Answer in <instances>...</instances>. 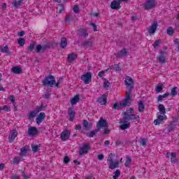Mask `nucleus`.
<instances>
[{
	"label": "nucleus",
	"instance_id": "obj_22",
	"mask_svg": "<svg viewBox=\"0 0 179 179\" xmlns=\"http://www.w3.org/2000/svg\"><path fill=\"white\" fill-rule=\"evenodd\" d=\"M45 119V113H40L38 117L36 118V124L40 125L43 121Z\"/></svg>",
	"mask_w": 179,
	"mask_h": 179
},
{
	"label": "nucleus",
	"instance_id": "obj_52",
	"mask_svg": "<svg viewBox=\"0 0 179 179\" xmlns=\"http://www.w3.org/2000/svg\"><path fill=\"white\" fill-rule=\"evenodd\" d=\"M43 99H46V100H50L51 99V94L49 92H45V94L43 95Z\"/></svg>",
	"mask_w": 179,
	"mask_h": 179
},
{
	"label": "nucleus",
	"instance_id": "obj_20",
	"mask_svg": "<svg viewBox=\"0 0 179 179\" xmlns=\"http://www.w3.org/2000/svg\"><path fill=\"white\" fill-rule=\"evenodd\" d=\"M83 129L85 131H90L92 129V122H87L86 120H83Z\"/></svg>",
	"mask_w": 179,
	"mask_h": 179
},
{
	"label": "nucleus",
	"instance_id": "obj_21",
	"mask_svg": "<svg viewBox=\"0 0 179 179\" xmlns=\"http://www.w3.org/2000/svg\"><path fill=\"white\" fill-rule=\"evenodd\" d=\"M28 134L29 136H36L37 134H38V131L37 130V128L35 127H29L28 129Z\"/></svg>",
	"mask_w": 179,
	"mask_h": 179
},
{
	"label": "nucleus",
	"instance_id": "obj_26",
	"mask_svg": "<svg viewBox=\"0 0 179 179\" xmlns=\"http://www.w3.org/2000/svg\"><path fill=\"white\" fill-rule=\"evenodd\" d=\"M29 148L30 147L29 145H25V146L21 148L20 153L21 157L26 156V155L27 154V150H29Z\"/></svg>",
	"mask_w": 179,
	"mask_h": 179
},
{
	"label": "nucleus",
	"instance_id": "obj_29",
	"mask_svg": "<svg viewBox=\"0 0 179 179\" xmlns=\"http://www.w3.org/2000/svg\"><path fill=\"white\" fill-rule=\"evenodd\" d=\"M128 55V52L127 51L126 48H123L122 50H120V52L117 55V58H121V57H127Z\"/></svg>",
	"mask_w": 179,
	"mask_h": 179
},
{
	"label": "nucleus",
	"instance_id": "obj_31",
	"mask_svg": "<svg viewBox=\"0 0 179 179\" xmlns=\"http://www.w3.org/2000/svg\"><path fill=\"white\" fill-rule=\"evenodd\" d=\"M138 111L139 113H143L145 111V104L143 100L138 101Z\"/></svg>",
	"mask_w": 179,
	"mask_h": 179
},
{
	"label": "nucleus",
	"instance_id": "obj_61",
	"mask_svg": "<svg viewBox=\"0 0 179 179\" xmlns=\"http://www.w3.org/2000/svg\"><path fill=\"white\" fill-rule=\"evenodd\" d=\"M106 70L105 71H99L98 73V76L99 78H103V76H104V73H106Z\"/></svg>",
	"mask_w": 179,
	"mask_h": 179
},
{
	"label": "nucleus",
	"instance_id": "obj_51",
	"mask_svg": "<svg viewBox=\"0 0 179 179\" xmlns=\"http://www.w3.org/2000/svg\"><path fill=\"white\" fill-rule=\"evenodd\" d=\"M113 108H114L115 110H118L120 108H124V107L121 106V103H120L119 105H118L117 103H115L113 106Z\"/></svg>",
	"mask_w": 179,
	"mask_h": 179
},
{
	"label": "nucleus",
	"instance_id": "obj_44",
	"mask_svg": "<svg viewBox=\"0 0 179 179\" xmlns=\"http://www.w3.org/2000/svg\"><path fill=\"white\" fill-rule=\"evenodd\" d=\"M26 43V39L23 38H20L18 39V44L20 47H23Z\"/></svg>",
	"mask_w": 179,
	"mask_h": 179
},
{
	"label": "nucleus",
	"instance_id": "obj_49",
	"mask_svg": "<svg viewBox=\"0 0 179 179\" xmlns=\"http://www.w3.org/2000/svg\"><path fill=\"white\" fill-rule=\"evenodd\" d=\"M8 99L10 100V101H11L12 104H13V106H15L16 104V102H15V100H16V98H15L14 95H10L8 96Z\"/></svg>",
	"mask_w": 179,
	"mask_h": 179
},
{
	"label": "nucleus",
	"instance_id": "obj_4",
	"mask_svg": "<svg viewBox=\"0 0 179 179\" xmlns=\"http://www.w3.org/2000/svg\"><path fill=\"white\" fill-rule=\"evenodd\" d=\"M43 86H52V85H55V77L51 74L46 76L42 80Z\"/></svg>",
	"mask_w": 179,
	"mask_h": 179
},
{
	"label": "nucleus",
	"instance_id": "obj_3",
	"mask_svg": "<svg viewBox=\"0 0 179 179\" xmlns=\"http://www.w3.org/2000/svg\"><path fill=\"white\" fill-rule=\"evenodd\" d=\"M114 156H115V154L110 153L107 159V163L110 170H114V169H118V167H120V162H114Z\"/></svg>",
	"mask_w": 179,
	"mask_h": 179
},
{
	"label": "nucleus",
	"instance_id": "obj_25",
	"mask_svg": "<svg viewBox=\"0 0 179 179\" xmlns=\"http://www.w3.org/2000/svg\"><path fill=\"white\" fill-rule=\"evenodd\" d=\"M10 71L13 73H15L16 75H19L22 72V68L19 66H13Z\"/></svg>",
	"mask_w": 179,
	"mask_h": 179
},
{
	"label": "nucleus",
	"instance_id": "obj_10",
	"mask_svg": "<svg viewBox=\"0 0 179 179\" xmlns=\"http://www.w3.org/2000/svg\"><path fill=\"white\" fill-rule=\"evenodd\" d=\"M80 79L85 85H89V83H92V73L87 72L85 74L81 76Z\"/></svg>",
	"mask_w": 179,
	"mask_h": 179
},
{
	"label": "nucleus",
	"instance_id": "obj_48",
	"mask_svg": "<svg viewBox=\"0 0 179 179\" xmlns=\"http://www.w3.org/2000/svg\"><path fill=\"white\" fill-rule=\"evenodd\" d=\"M45 108V106L43 104H41L40 106H36V108L35 110H36V113H40V111H43Z\"/></svg>",
	"mask_w": 179,
	"mask_h": 179
},
{
	"label": "nucleus",
	"instance_id": "obj_32",
	"mask_svg": "<svg viewBox=\"0 0 179 179\" xmlns=\"http://www.w3.org/2000/svg\"><path fill=\"white\" fill-rule=\"evenodd\" d=\"M176 157L177 153L171 152V162L172 164H174V163H178V159H177Z\"/></svg>",
	"mask_w": 179,
	"mask_h": 179
},
{
	"label": "nucleus",
	"instance_id": "obj_63",
	"mask_svg": "<svg viewBox=\"0 0 179 179\" xmlns=\"http://www.w3.org/2000/svg\"><path fill=\"white\" fill-rule=\"evenodd\" d=\"M90 26H92V27H93L94 29V31H97V25H96V24L94 23H91Z\"/></svg>",
	"mask_w": 179,
	"mask_h": 179
},
{
	"label": "nucleus",
	"instance_id": "obj_16",
	"mask_svg": "<svg viewBox=\"0 0 179 179\" xmlns=\"http://www.w3.org/2000/svg\"><path fill=\"white\" fill-rule=\"evenodd\" d=\"M110 8L114 9L115 10H118V9H121V2L119 0H114L110 3Z\"/></svg>",
	"mask_w": 179,
	"mask_h": 179
},
{
	"label": "nucleus",
	"instance_id": "obj_41",
	"mask_svg": "<svg viewBox=\"0 0 179 179\" xmlns=\"http://www.w3.org/2000/svg\"><path fill=\"white\" fill-rule=\"evenodd\" d=\"M37 44V42L32 41L28 47V51H33L34 50V47H36V45Z\"/></svg>",
	"mask_w": 179,
	"mask_h": 179
},
{
	"label": "nucleus",
	"instance_id": "obj_45",
	"mask_svg": "<svg viewBox=\"0 0 179 179\" xmlns=\"http://www.w3.org/2000/svg\"><path fill=\"white\" fill-rule=\"evenodd\" d=\"M22 159V157H15L13 159V164H19L20 163V159Z\"/></svg>",
	"mask_w": 179,
	"mask_h": 179
},
{
	"label": "nucleus",
	"instance_id": "obj_13",
	"mask_svg": "<svg viewBox=\"0 0 179 179\" xmlns=\"http://www.w3.org/2000/svg\"><path fill=\"white\" fill-rule=\"evenodd\" d=\"M144 8L146 10L153 9V8H156V3L154 0H147L144 4Z\"/></svg>",
	"mask_w": 179,
	"mask_h": 179
},
{
	"label": "nucleus",
	"instance_id": "obj_38",
	"mask_svg": "<svg viewBox=\"0 0 179 179\" xmlns=\"http://www.w3.org/2000/svg\"><path fill=\"white\" fill-rule=\"evenodd\" d=\"M170 96V94L169 92H166L163 95H159L157 97V101H163V99H166Z\"/></svg>",
	"mask_w": 179,
	"mask_h": 179
},
{
	"label": "nucleus",
	"instance_id": "obj_43",
	"mask_svg": "<svg viewBox=\"0 0 179 179\" xmlns=\"http://www.w3.org/2000/svg\"><path fill=\"white\" fill-rule=\"evenodd\" d=\"M166 33L169 36H173L174 34V29L171 27H169L166 29Z\"/></svg>",
	"mask_w": 179,
	"mask_h": 179
},
{
	"label": "nucleus",
	"instance_id": "obj_36",
	"mask_svg": "<svg viewBox=\"0 0 179 179\" xmlns=\"http://www.w3.org/2000/svg\"><path fill=\"white\" fill-rule=\"evenodd\" d=\"M80 100V96H79V95H76L73 98H72L71 101V105L73 106L76 104V103H79Z\"/></svg>",
	"mask_w": 179,
	"mask_h": 179
},
{
	"label": "nucleus",
	"instance_id": "obj_2",
	"mask_svg": "<svg viewBox=\"0 0 179 179\" xmlns=\"http://www.w3.org/2000/svg\"><path fill=\"white\" fill-rule=\"evenodd\" d=\"M134 113H135L134 108H129V109H127V111L124 113V121H132V122H139L141 117H139V115L134 114Z\"/></svg>",
	"mask_w": 179,
	"mask_h": 179
},
{
	"label": "nucleus",
	"instance_id": "obj_18",
	"mask_svg": "<svg viewBox=\"0 0 179 179\" xmlns=\"http://www.w3.org/2000/svg\"><path fill=\"white\" fill-rule=\"evenodd\" d=\"M78 20V17L73 13H69L66 16V23H69V22H76Z\"/></svg>",
	"mask_w": 179,
	"mask_h": 179
},
{
	"label": "nucleus",
	"instance_id": "obj_60",
	"mask_svg": "<svg viewBox=\"0 0 179 179\" xmlns=\"http://www.w3.org/2000/svg\"><path fill=\"white\" fill-rule=\"evenodd\" d=\"M114 70L120 72L121 68L120 67V64H115Z\"/></svg>",
	"mask_w": 179,
	"mask_h": 179
},
{
	"label": "nucleus",
	"instance_id": "obj_28",
	"mask_svg": "<svg viewBox=\"0 0 179 179\" xmlns=\"http://www.w3.org/2000/svg\"><path fill=\"white\" fill-rule=\"evenodd\" d=\"M76 113L74 112L72 108H69V121H73L75 120V115Z\"/></svg>",
	"mask_w": 179,
	"mask_h": 179
},
{
	"label": "nucleus",
	"instance_id": "obj_5",
	"mask_svg": "<svg viewBox=\"0 0 179 179\" xmlns=\"http://www.w3.org/2000/svg\"><path fill=\"white\" fill-rule=\"evenodd\" d=\"M52 46V43L48 42L46 44L42 45L41 44H38L36 45L35 52L38 54L40 52H44L45 50L50 49V47Z\"/></svg>",
	"mask_w": 179,
	"mask_h": 179
},
{
	"label": "nucleus",
	"instance_id": "obj_30",
	"mask_svg": "<svg viewBox=\"0 0 179 179\" xmlns=\"http://www.w3.org/2000/svg\"><path fill=\"white\" fill-rule=\"evenodd\" d=\"M97 132H100V130L96 127V129H95L93 131H90V133H86L85 135H86V136H88V138H93L94 136V135H96V134H97Z\"/></svg>",
	"mask_w": 179,
	"mask_h": 179
},
{
	"label": "nucleus",
	"instance_id": "obj_58",
	"mask_svg": "<svg viewBox=\"0 0 179 179\" xmlns=\"http://www.w3.org/2000/svg\"><path fill=\"white\" fill-rule=\"evenodd\" d=\"M70 161H71V159H69V157H68V156L64 157V162L65 164H68V163H69Z\"/></svg>",
	"mask_w": 179,
	"mask_h": 179
},
{
	"label": "nucleus",
	"instance_id": "obj_57",
	"mask_svg": "<svg viewBox=\"0 0 179 179\" xmlns=\"http://www.w3.org/2000/svg\"><path fill=\"white\" fill-rule=\"evenodd\" d=\"M103 87L104 89H106V87H110V82L107 80H105V82L103 83Z\"/></svg>",
	"mask_w": 179,
	"mask_h": 179
},
{
	"label": "nucleus",
	"instance_id": "obj_7",
	"mask_svg": "<svg viewBox=\"0 0 179 179\" xmlns=\"http://www.w3.org/2000/svg\"><path fill=\"white\" fill-rule=\"evenodd\" d=\"M94 44V38H90L88 40L84 41L81 43V47L83 48H90Z\"/></svg>",
	"mask_w": 179,
	"mask_h": 179
},
{
	"label": "nucleus",
	"instance_id": "obj_11",
	"mask_svg": "<svg viewBox=\"0 0 179 179\" xmlns=\"http://www.w3.org/2000/svg\"><path fill=\"white\" fill-rule=\"evenodd\" d=\"M77 35L78 36V37H83L84 38H87V37H89L87 29L80 28L77 30Z\"/></svg>",
	"mask_w": 179,
	"mask_h": 179
},
{
	"label": "nucleus",
	"instance_id": "obj_42",
	"mask_svg": "<svg viewBox=\"0 0 179 179\" xmlns=\"http://www.w3.org/2000/svg\"><path fill=\"white\" fill-rule=\"evenodd\" d=\"M155 92L156 93H160L161 92H163V85L158 84L155 87Z\"/></svg>",
	"mask_w": 179,
	"mask_h": 179
},
{
	"label": "nucleus",
	"instance_id": "obj_8",
	"mask_svg": "<svg viewBox=\"0 0 179 179\" xmlns=\"http://www.w3.org/2000/svg\"><path fill=\"white\" fill-rule=\"evenodd\" d=\"M108 127V122L103 117H100L99 120L96 122V128L101 131V128Z\"/></svg>",
	"mask_w": 179,
	"mask_h": 179
},
{
	"label": "nucleus",
	"instance_id": "obj_9",
	"mask_svg": "<svg viewBox=\"0 0 179 179\" xmlns=\"http://www.w3.org/2000/svg\"><path fill=\"white\" fill-rule=\"evenodd\" d=\"M166 52L163 50L159 51V55L157 57V61L159 62V64H164L167 62V59H166Z\"/></svg>",
	"mask_w": 179,
	"mask_h": 179
},
{
	"label": "nucleus",
	"instance_id": "obj_64",
	"mask_svg": "<svg viewBox=\"0 0 179 179\" xmlns=\"http://www.w3.org/2000/svg\"><path fill=\"white\" fill-rule=\"evenodd\" d=\"M104 159V155L101 154L98 155V160H103Z\"/></svg>",
	"mask_w": 179,
	"mask_h": 179
},
{
	"label": "nucleus",
	"instance_id": "obj_37",
	"mask_svg": "<svg viewBox=\"0 0 179 179\" xmlns=\"http://www.w3.org/2000/svg\"><path fill=\"white\" fill-rule=\"evenodd\" d=\"M38 113H37V110H32L30 112L29 116H28V120H30V121L33 120V118L37 115Z\"/></svg>",
	"mask_w": 179,
	"mask_h": 179
},
{
	"label": "nucleus",
	"instance_id": "obj_1",
	"mask_svg": "<svg viewBox=\"0 0 179 179\" xmlns=\"http://www.w3.org/2000/svg\"><path fill=\"white\" fill-rule=\"evenodd\" d=\"M124 84L128 89V92H126V97L120 102V106L122 107H127L128 106H131V93L134 90V80L129 76L126 77V80H124Z\"/></svg>",
	"mask_w": 179,
	"mask_h": 179
},
{
	"label": "nucleus",
	"instance_id": "obj_62",
	"mask_svg": "<svg viewBox=\"0 0 179 179\" xmlns=\"http://www.w3.org/2000/svg\"><path fill=\"white\" fill-rule=\"evenodd\" d=\"M3 110L4 111L9 112V111H10V107H9L8 106H3Z\"/></svg>",
	"mask_w": 179,
	"mask_h": 179
},
{
	"label": "nucleus",
	"instance_id": "obj_40",
	"mask_svg": "<svg viewBox=\"0 0 179 179\" xmlns=\"http://www.w3.org/2000/svg\"><path fill=\"white\" fill-rule=\"evenodd\" d=\"M178 87H174L171 89V95L173 96V97H174V96H177V94H178Z\"/></svg>",
	"mask_w": 179,
	"mask_h": 179
},
{
	"label": "nucleus",
	"instance_id": "obj_19",
	"mask_svg": "<svg viewBox=\"0 0 179 179\" xmlns=\"http://www.w3.org/2000/svg\"><path fill=\"white\" fill-rule=\"evenodd\" d=\"M70 135H71V133H69V131L65 130L62 132L60 135V138L63 141H68V139H69Z\"/></svg>",
	"mask_w": 179,
	"mask_h": 179
},
{
	"label": "nucleus",
	"instance_id": "obj_35",
	"mask_svg": "<svg viewBox=\"0 0 179 179\" xmlns=\"http://www.w3.org/2000/svg\"><path fill=\"white\" fill-rule=\"evenodd\" d=\"M131 163H132V159L131 158V156L127 155L126 156V161L124 163L125 167H129L131 166Z\"/></svg>",
	"mask_w": 179,
	"mask_h": 179
},
{
	"label": "nucleus",
	"instance_id": "obj_54",
	"mask_svg": "<svg viewBox=\"0 0 179 179\" xmlns=\"http://www.w3.org/2000/svg\"><path fill=\"white\" fill-rule=\"evenodd\" d=\"M173 43L175 44V45H177V51H179V39L178 38H175L173 40Z\"/></svg>",
	"mask_w": 179,
	"mask_h": 179
},
{
	"label": "nucleus",
	"instance_id": "obj_47",
	"mask_svg": "<svg viewBox=\"0 0 179 179\" xmlns=\"http://www.w3.org/2000/svg\"><path fill=\"white\" fill-rule=\"evenodd\" d=\"M114 176H113V179H117L118 177H120L121 176V171H120L119 169H117L115 173H114Z\"/></svg>",
	"mask_w": 179,
	"mask_h": 179
},
{
	"label": "nucleus",
	"instance_id": "obj_55",
	"mask_svg": "<svg viewBox=\"0 0 179 179\" xmlns=\"http://www.w3.org/2000/svg\"><path fill=\"white\" fill-rule=\"evenodd\" d=\"M104 131H103V135H107L111 132V131L108 129V127H103Z\"/></svg>",
	"mask_w": 179,
	"mask_h": 179
},
{
	"label": "nucleus",
	"instance_id": "obj_39",
	"mask_svg": "<svg viewBox=\"0 0 179 179\" xmlns=\"http://www.w3.org/2000/svg\"><path fill=\"white\" fill-rule=\"evenodd\" d=\"M40 148H41V144H39L38 145L32 144L31 145V150L34 152V153H36L40 150Z\"/></svg>",
	"mask_w": 179,
	"mask_h": 179
},
{
	"label": "nucleus",
	"instance_id": "obj_12",
	"mask_svg": "<svg viewBox=\"0 0 179 179\" xmlns=\"http://www.w3.org/2000/svg\"><path fill=\"white\" fill-rule=\"evenodd\" d=\"M157 117L155 120H154L155 125H160L163 121L167 120V116L166 115H159V113L157 114Z\"/></svg>",
	"mask_w": 179,
	"mask_h": 179
},
{
	"label": "nucleus",
	"instance_id": "obj_24",
	"mask_svg": "<svg viewBox=\"0 0 179 179\" xmlns=\"http://www.w3.org/2000/svg\"><path fill=\"white\" fill-rule=\"evenodd\" d=\"M120 122H124V124L120 126V129H128V128L131 127V124L129 122H127V120H124V119H120Z\"/></svg>",
	"mask_w": 179,
	"mask_h": 179
},
{
	"label": "nucleus",
	"instance_id": "obj_23",
	"mask_svg": "<svg viewBox=\"0 0 179 179\" xmlns=\"http://www.w3.org/2000/svg\"><path fill=\"white\" fill-rule=\"evenodd\" d=\"M78 59V55L75 53H71L67 57V62L70 64H72L73 61L76 60Z\"/></svg>",
	"mask_w": 179,
	"mask_h": 179
},
{
	"label": "nucleus",
	"instance_id": "obj_17",
	"mask_svg": "<svg viewBox=\"0 0 179 179\" xmlns=\"http://www.w3.org/2000/svg\"><path fill=\"white\" fill-rule=\"evenodd\" d=\"M17 136V131L16 129L11 131L8 136V142L10 143H12V142H13V141L16 139Z\"/></svg>",
	"mask_w": 179,
	"mask_h": 179
},
{
	"label": "nucleus",
	"instance_id": "obj_14",
	"mask_svg": "<svg viewBox=\"0 0 179 179\" xmlns=\"http://www.w3.org/2000/svg\"><path fill=\"white\" fill-rule=\"evenodd\" d=\"M107 97H108V93L106 92L97 99V102L99 103L101 106H104L107 104Z\"/></svg>",
	"mask_w": 179,
	"mask_h": 179
},
{
	"label": "nucleus",
	"instance_id": "obj_46",
	"mask_svg": "<svg viewBox=\"0 0 179 179\" xmlns=\"http://www.w3.org/2000/svg\"><path fill=\"white\" fill-rule=\"evenodd\" d=\"M22 2L23 0H19L18 1L15 0L13 2V5H14L15 8H17V6H20L22 5Z\"/></svg>",
	"mask_w": 179,
	"mask_h": 179
},
{
	"label": "nucleus",
	"instance_id": "obj_15",
	"mask_svg": "<svg viewBox=\"0 0 179 179\" xmlns=\"http://www.w3.org/2000/svg\"><path fill=\"white\" fill-rule=\"evenodd\" d=\"M89 152V143H85L83 145L81 149L80 150L78 154L80 156H82L83 155H86Z\"/></svg>",
	"mask_w": 179,
	"mask_h": 179
},
{
	"label": "nucleus",
	"instance_id": "obj_27",
	"mask_svg": "<svg viewBox=\"0 0 179 179\" xmlns=\"http://www.w3.org/2000/svg\"><path fill=\"white\" fill-rule=\"evenodd\" d=\"M0 51L4 54H7V55H12V52L9 51V47L8 45L1 47L0 46Z\"/></svg>",
	"mask_w": 179,
	"mask_h": 179
},
{
	"label": "nucleus",
	"instance_id": "obj_53",
	"mask_svg": "<svg viewBox=\"0 0 179 179\" xmlns=\"http://www.w3.org/2000/svg\"><path fill=\"white\" fill-rule=\"evenodd\" d=\"M140 143L142 146H146V143H148V138H141Z\"/></svg>",
	"mask_w": 179,
	"mask_h": 179
},
{
	"label": "nucleus",
	"instance_id": "obj_33",
	"mask_svg": "<svg viewBox=\"0 0 179 179\" xmlns=\"http://www.w3.org/2000/svg\"><path fill=\"white\" fill-rule=\"evenodd\" d=\"M158 110L159 111V114H162V115H166V108L164 107V105L159 104L158 106Z\"/></svg>",
	"mask_w": 179,
	"mask_h": 179
},
{
	"label": "nucleus",
	"instance_id": "obj_59",
	"mask_svg": "<svg viewBox=\"0 0 179 179\" xmlns=\"http://www.w3.org/2000/svg\"><path fill=\"white\" fill-rule=\"evenodd\" d=\"M174 129V124H171L168 126V132H170L171 131H173Z\"/></svg>",
	"mask_w": 179,
	"mask_h": 179
},
{
	"label": "nucleus",
	"instance_id": "obj_34",
	"mask_svg": "<svg viewBox=\"0 0 179 179\" xmlns=\"http://www.w3.org/2000/svg\"><path fill=\"white\" fill-rule=\"evenodd\" d=\"M68 45V41H66V38L63 37L61 38V42H60V47L61 48H65Z\"/></svg>",
	"mask_w": 179,
	"mask_h": 179
},
{
	"label": "nucleus",
	"instance_id": "obj_50",
	"mask_svg": "<svg viewBox=\"0 0 179 179\" xmlns=\"http://www.w3.org/2000/svg\"><path fill=\"white\" fill-rule=\"evenodd\" d=\"M160 44H162L161 39H158V40L155 41L154 43V48L155 49L157 48V47H159V45H160Z\"/></svg>",
	"mask_w": 179,
	"mask_h": 179
},
{
	"label": "nucleus",
	"instance_id": "obj_6",
	"mask_svg": "<svg viewBox=\"0 0 179 179\" xmlns=\"http://www.w3.org/2000/svg\"><path fill=\"white\" fill-rule=\"evenodd\" d=\"M159 24L157 23V20H154L151 25L147 28L148 34L150 36H153V34L156 33V30H157Z\"/></svg>",
	"mask_w": 179,
	"mask_h": 179
},
{
	"label": "nucleus",
	"instance_id": "obj_56",
	"mask_svg": "<svg viewBox=\"0 0 179 179\" xmlns=\"http://www.w3.org/2000/svg\"><path fill=\"white\" fill-rule=\"evenodd\" d=\"M73 10L74 13H79V6L78 5L74 6Z\"/></svg>",
	"mask_w": 179,
	"mask_h": 179
}]
</instances>
